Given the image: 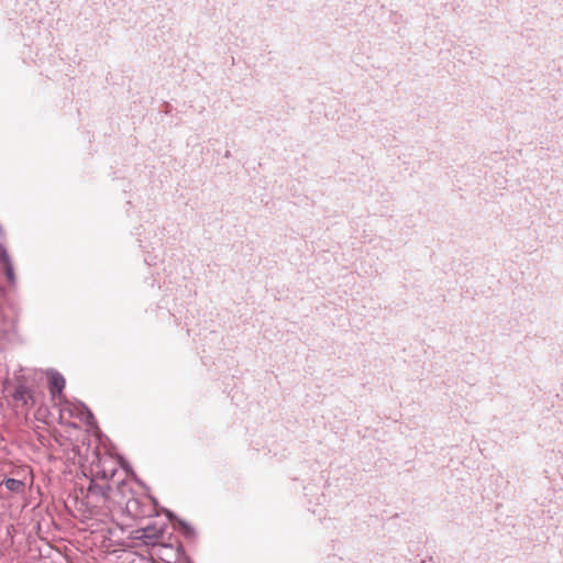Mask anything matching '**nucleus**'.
<instances>
[{
	"label": "nucleus",
	"mask_w": 563,
	"mask_h": 563,
	"mask_svg": "<svg viewBox=\"0 0 563 563\" xmlns=\"http://www.w3.org/2000/svg\"><path fill=\"white\" fill-rule=\"evenodd\" d=\"M183 547L180 543L158 542L152 547L151 555L157 558L164 563H177L183 555Z\"/></svg>",
	"instance_id": "1"
},
{
	"label": "nucleus",
	"mask_w": 563,
	"mask_h": 563,
	"mask_svg": "<svg viewBox=\"0 0 563 563\" xmlns=\"http://www.w3.org/2000/svg\"><path fill=\"white\" fill-rule=\"evenodd\" d=\"M165 531V525H148L144 528H140L133 531V538L140 540L142 543L148 547L157 544L159 539L163 537Z\"/></svg>",
	"instance_id": "2"
},
{
	"label": "nucleus",
	"mask_w": 563,
	"mask_h": 563,
	"mask_svg": "<svg viewBox=\"0 0 563 563\" xmlns=\"http://www.w3.org/2000/svg\"><path fill=\"white\" fill-rule=\"evenodd\" d=\"M64 410H67L70 413V416L78 418L88 427H93L96 424V420L92 412L82 402H67Z\"/></svg>",
	"instance_id": "3"
},
{
	"label": "nucleus",
	"mask_w": 563,
	"mask_h": 563,
	"mask_svg": "<svg viewBox=\"0 0 563 563\" xmlns=\"http://www.w3.org/2000/svg\"><path fill=\"white\" fill-rule=\"evenodd\" d=\"M13 399L25 407H33L35 405L34 393L24 385H19L14 389Z\"/></svg>",
	"instance_id": "4"
},
{
	"label": "nucleus",
	"mask_w": 563,
	"mask_h": 563,
	"mask_svg": "<svg viewBox=\"0 0 563 563\" xmlns=\"http://www.w3.org/2000/svg\"><path fill=\"white\" fill-rule=\"evenodd\" d=\"M48 378H49V391H51L52 397L55 398L56 395H62L63 389L65 387L64 376L56 371H51Z\"/></svg>",
	"instance_id": "5"
},
{
	"label": "nucleus",
	"mask_w": 563,
	"mask_h": 563,
	"mask_svg": "<svg viewBox=\"0 0 563 563\" xmlns=\"http://www.w3.org/2000/svg\"><path fill=\"white\" fill-rule=\"evenodd\" d=\"M5 488L12 493H22L24 490V483L15 478H7L3 482Z\"/></svg>",
	"instance_id": "6"
},
{
	"label": "nucleus",
	"mask_w": 563,
	"mask_h": 563,
	"mask_svg": "<svg viewBox=\"0 0 563 563\" xmlns=\"http://www.w3.org/2000/svg\"><path fill=\"white\" fill-rule=\"evenodd\" d=\"M2 269H3V273L5 275V278H7L8 283L11 286H14L15 283H16V278H15V273H14V268H13L12 262L10 261V262L3 263L2 264Z\"/></svg>",
	"instance_id": "7"
},
{
	"label": "nucleus",
	"mask_w": 563,
	"mask_h": 563,
	"mask_svg": "<svg viewBox=\"0 0 563 563\" xmlns=\"http://www.w3.org/2000/svg\"><path fill=\"white\" fill-rule=\"evenodd\" d=\"M10 255L4 245L0 244V262L1 264L10 262Z\"/></svg>",
	"instance_id": "8"
},
{
	"label": "nucleus",
	"mask_w": 563,
	"mask_h": 563,
	"mask_svg": "<svg viewBox=\"0 0 563 563\" xmlns=\"http://www.w3.org/2000/svg\"><path fill=\"white\" fill-rule=\"evenodd\" d=\"M179 525L181 526L186 537H190L194 533L191 527L188 526L185 521L179 520Z\"/></svg>",
	"instance_id": "9"
},
{
	"label": "nucleus",
	"mask_w": 563,
	"mask_h": 563,
	"mask_svg": "<svg viewBox=\"0 0 563 563\" xmlns=\"http://www.w3.org/2000/svg\"><path fill=\"white\" fill-rule=\"evenodd\" d=\"M167 516H168V518H172V512L167 511Z\"/></svg>",
	"instance_id": "10"
}]
</instances>
